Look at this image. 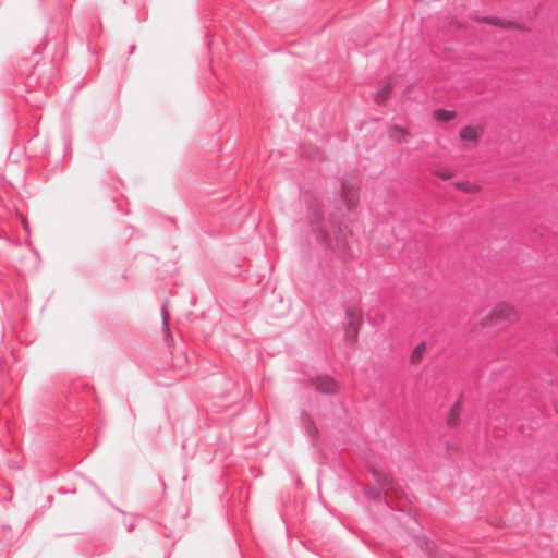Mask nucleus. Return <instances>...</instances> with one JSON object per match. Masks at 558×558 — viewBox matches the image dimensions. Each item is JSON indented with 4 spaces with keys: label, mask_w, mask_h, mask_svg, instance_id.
Wrapping results in <instances>:
<instances>
[{
    "label": "nucleus",
    "mask_w": 558,
    "mask_h": 558,
    "mask_svg": "<svg viewBox=\"0 0 558 558\" xmlns=\"http://www.w3.org/2000/svg\"><path fill=\"white\" fill-rule=\"evenodd\" d=\"M310 225L317 240L330 250H344L348 245L350 230L343 216L330 215L326 220L319 208L310 214Z\"/></svg>",
    "instance_id": "nucleus-1"
},
{
    "label": "nucleus",
    "mask_w": 558,
    "mask_h": 558,
    "mask_svg": "<svg viewBox=\"0 0 558 558\" xmlns=\"http://www.w3.org/2000/svg\"><path fill=\"white\" fill-rule=\"evenodd\" d=\"M517 319L518 313L512 305L508 303H499L482 318L481 325L483 327H490L504 322L514 323Z\"/></svg>",
    "instance_id": "nucleus-2"
},
{
    "label": "nucleus",
    "mask_w": 558,
    "mask_h": 558,
    "mask_svg": "<svg viewBox=\"0 0 558 558\" xmlns=\"http://www.w3.org/2000/svg\"><path fill=\"white\" fill-rule=\"evenodd\" d=\"M340 203L343 207L351 211L359 204V189L350 182H343L339 192Z\"/></svg>",
    "instance_id": "nucleus-3"
},
{
    "label": "nucleus",
    "mask_w": 558,
    "mask_h": 558,
    "mask_svg": "<svg viewBox=\"0 0 558 558\" xmlns=\"http://www.w3.org/2000/svg\"><path fill=\"white\" fill-rule=\"evenodd\" d=\"M484 133V126L482 125H465L460 132L459 136L462 142L470 143L475 146L481 140Z\"/></svg>",
    "instance_id": "nucleus-4"
},
{
    "label": "nucleus",
    "mask_w": 558,
    "mask_h": 558,
    "mask_svg": "<svg viewBox=\"0 0 558 558\" xmlns=\"http://www.w3.org/2000/svg\"><path fill=\"white\" fill-rule=\"evenodd\" d=\"M388 134L389 138L398 144L407 143L411 137V132L408 129L397 124L389 128Z\"/></svg>",
    "instance_id": "nucleus-5"
},
{
    "label": "nucleus",
    "mask_w": 558,
    "mask_h": 558,
    "mask_svg": "<svg viewBox=\"0 0 558 558\" xmlns=\"http://www.w3.org/2000/svg\"><path fill=\"white\" fill-rule=\"evenodd\" d=\"M392 89H393V84L390 80L381 81L379 88L374 96V100L378 105H384L387 101V99L389 98Z\"/></svg>",
    "instance_id": "nucleus-6"
},
{
    "label": "nucleus",
    "mask_w": 558,
    "mask_h": 558,
    "mask_svg": "<svg viewBox=\"0 0 558 558\" xmlns=\"http://www.w3.org/2000/svg\"><path fill=\"white\" fill-rule=\"evenodd\" d=\"M316 387L323 393H336L339 389L338 384L327 376L317 378Z\"/></svg>",
    "instance_id": "nucleus-7"
},
{
    "label": "nucleus",
    "mask_w": 558,
    "mask_h": 558,
    "mask_svg": "<svg viewBox=\"0 0 558 558\" xmlns=\"http://www.w3.org/2000/svg\"><path fill=\"white\" fill-rule=\"evenodd\" d=\"M482 22L486 23V24H489V25H494V26H497V27H501V28H505V29H520V25L512 22V21H508V20H502V19H499V17H484L482 20Z\"/></svg>",
    "instance_id": "nucleus-8"
},
{
    "label": "nucleus",
    "mask_w": 558,
    "mask_h": 558,
    "mask_svg": "<svg viewBox=\"0 0 558 558\" xmlns=\"http://www.w3.org/2000/svg\"><path fill=\"white\" fill-rule=\"evenodd\" d=\"M454 187L468 193V194H477L482 191V186L470 181L454 182Z\"/></svg>",
    "instance_id": "nucleus-9"
},
{
    "label": "nucleus",
    "mask_w": 558,
    "mask_h": 558,
    "mask_svg": "<svg viewBox=\"0 0 558 558\" xmlns=\"http://www.w3.org/2000/svg\"><path fill=\"white\" fill-rule=\"evenodd\" d=\"M361 322H347L345 325V339L349 342H354L357 339Z\"/></svg>",
    "instance_id": "nucleus-10"
},
{
    "label": "nucleus",
    "mask_w": 558,
    "mask_h": 558,
    "mask_svg": "<svg viewBox=\"0 0 558 558\" xmlns=\"http://www.w3.org/2000/svg\"><path fill=\"white\" fill-rule=\"evenodd\" d=\"M425 352H426V343L421 342L413 349V351L411 353V357H410L411 363L418 364L421 362L422 357L424 356Z\"/></svg>",
    "instance_id": "nucleus-11"
},
{
    "label": "nucleus",
    "mask_w": 558,
    "mask_h": 558,
    "mask_svg": "<svg viewBox=\"0 0 558 558\" xmlns=\"http://www.w3.org/2000/svg\"><path fill=\"white\" fill-rule=\"evenodd\" d=\"M461 414V405L459 402L454 403L450 409L447 423L449 426H456L458 424Z\"/></svg>",
    "instance_id": "nucleus-12"
},
{
    "label": "nucleus",
    "mask_w": 558,
    "mask_h": 558,
    "mask_svg": "<svg viewBox=\"0 0 558 558\" xmlns=\"http://www.w3.org/2000/svg\"><path fill=\"white\" fill-rule=\"evenodd\" d=\"M456 117L454 111L438 109L434 111V118L438 121L447 122Z\"/></svg>",
    "instance_id": "nucleus-13"
},
{
    "label": "nucleus",
    "mask_w": 558,
    "mask_h": 558,
    "mask_svg": "<svg viewBox=\"0 0 558 558\" xmlns=\"http://www.w3.org/2000/svg\"><path fill=\"white\" fill-rule=\"evenodd\" d=\"M345 317L348 322H362L361 313L353 306L345 308Z\"/></svg>",
    "instance_id": "nucleus-14"
},
{
    "label": "nucleus",
    "mask_w": 558,
    "mask_h": 558,
    "mask_svg": "<svg viewBox=\"0 0 558 558\" xmlns=\"http://www.w3.org/2000/svg\"><path fill=\"white\" fill-rule=\"evenodd\" d=\"M436 175H438L442 180H449L452 178L453 174L451 171L445 170V171H437Z\"/></svg>",
    "instance_id": "nucleus-15"
},
{
    "label": "nucleus",
    "mask_w": 558,
    "mask_h": 558,
    "mask_svg": "<svg viewBox=\"0 0 558 558\" xmlns=\"http://www.w3.org/2000/svg\"><path fill=\"white\" fill-rule=\"evenodd\" d=\"M366 495L372 497V498H376L378 496V492L373 489V488H368L367 492H366Z\"/></svg>",
    "instance_id": "nucleus-16"
},
{
    "label": "nucleus",
    "mask_w": 558,
    "mask_h": 558,
    "mask_svg": "<svg viewBox=\"0 0 558 558\" xmlns=\"http://www.w3.org/2000/svg\"><path fill=\"white\" fill-rule=\"evenodd\" d=\"M390 482H391V480H390V478H388V477H385V485H388V484H390Z\"/></svg>",
    "instance_id": "nucleus-17"
},
{
    "label": "nucleus",
    "mask_w": 558,
    "mask_h": 558,
    "mask_svg": "<svg viewBox=\"0 0 558 558\" xmlns=\"http://www.w3.org/2000/svg\"><path fill=\"white\" fill-rule=\"evenodd\" d=\"M23 225H24V228L27 229L28 228V223L25 219H23Z\"/></svg>",
    "instance_id": "nucleus-18"
},
{
    "label": "nucleus",
    "mask_w": 558,
    "mask_h": 558,
    "mask_svg": "<svg viewBox=\"0 0 558 558\" xmlns=\"http://www.w3.org/2000/svg\"><path fill=\"white\" fill-rule=\"evenodd\" d=\"M135 51V46H132L131 52L133 53Z\"/></svg>",
    "instance_id": "nucleus-19"
}]
</instances>
